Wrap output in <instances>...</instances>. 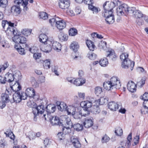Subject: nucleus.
I'll return each mask as SVG.
<instances>
[{
  "mask_svg": "<svg viewBox=\"0 0 148 148\" xmlns=\"http://www.w3.org/2000/svg\"><path fill=\"white\" fill-rule=\"evenodd\" d=\"M96 104L94 103L93 105V106L90 110V112L91 111L94 114H98L100 111V110L98 106H97Z\"/></svg>",
  "mask_w": 148,
  "mask_h": 148,
  "instance_id": "obj_34",
  "label": "nucleus"
},
{
  "mask_svg": "<svg viewBox=\"0 0 148 148\" xmlns=\"http://www.w3.org/2000/svg\"><path fill=\"white\" fill-rule=\"evenodd\" d=\"M103 86L105 89L108 90L114 89L110 80L104 82Z\"/></svg>",
  "mask_w": 148,
  "mask_h": 148,
  "instance_id": "obj_32",
  "label": "nucleus"
},
{
  "mask_svg": "<svg viewBox=\"0 0 148 148\" xmlns=\"http://www.w3.org/2000/svg\"><path fill=\"white\" fill-rule=\"evenodd\" d=\"M99 63L101 66L105 67L108 65V62L106 58H104L100 60Z\"/></svg>",
  "mask_w": 148,
  "mask_h": 148,
  "instance_id": "obj_39",
  "label": "nucleus"
},
{
  "mask_svg": "<svg viewBox=\"0 0 148 148\" xmlns=\"http://www.w3.org/2000/svg\"><path fill=\"white\" fill-rule=\"evenodd\" d=\"M86 79L83 78H80L75 79H74L73 83L77 86H80L85 83Z\"/></svg>",
  "mask_w": 148,
  "mask_h": 148,
  "instance_id": "obj_21",
  "label": "nucleus"
},
{
  "mask_svg": "<svg viewBox=\"0 0 148 148\" xmlns=\"http://www.w3.org/2000/svg\"><path fill=\"white\" fill-rule=\"evenodd\" d=\"M110 140V138L106 134H105L102 137L101 139V142L102 143H106L108 142Z\"/></svg>",
  "mask_w": 148,
  "mask_h": 148,
  "instance_id": "obj_55",
  "label": "nucleus"
},
{
  "mask_svg": "<svg viewBox=\"0 0 148 148\" xmlns=\"http://www.w3.org/2000/svg\"><path fill=\"white\" fill-rule=\"evenodd\" d=\"M70 48L74 51H77L79 48V45L78 43L76 42H72L70 46Z\"/></svg>",
  "mask_w": 148,
  "mask_h": 148,
  "instance_id": "obj_37",
  "label": "nucleus"
},
{
  "mask_svg": "<svg viewBox=\"0 0 148 148\" xmlns=\"http://www.w3.org/2000/svg\"><path fill=\"white\" fill-rule=\"evenodd\" d=\"M21 33L25 36H27L31 34V30L28 29H25L21 30Z\"/></svg>",
  "mask_w": 148,
  "mask_h": 148,
  "instance_id": "obj_50",
  "label": "nucleus"
},
{
  "mask_svg": "<svg viewBox=\"0 0 148 148\" xmlns=\"http://www.w3.org/2000/svg\"><path fill=\"white\" fill-rule=\"evenodd\" d=\"M141 97V99L145 101H148V93H145Z\"/></svg>",
  "mask_w": 148,
  "mask_h": 148,
  "instance_id": "obj_62",
  "label": "nucleus"
},
{
  "mask_svg": "<svg viewBox=\"0 0 148 148\" xmlns=\"http://www.w3.org/2000/svg\"><path fill=\"white\" fill-rule=\"evenodd\" d=\"M64 124L62 126V131L65 134H70L71 132V128L73 127V125L70 119L66 116L63 118Z\"/></svg>",
  "mask_w": 148,
  "mask_h": 148,
  "instance_id": "obj_4",
  "label": "nucleus"
},
{
  "mask_svg": "<svg viewBox=\"0 0 148 148\" xmlns=\"http://www.w3.org/2000/svg\"><path fill=\"white\" fill-rule=\"evenodd\" d=\"M52 42L51 40H48L47 42L42 45L41 50L44 52L46 53L50 52L52 49Z\"/></svg>",
  "mask_w": 148,
  "mask_h": 148,
  "instance_id": "obj_11",
  "label": "nucleus"
},
{
  "mask_svg": "<svg viewBox=\"0 0 148 148\" xmlns=\"http://www.w3.org/2000/svg\"><path fill=\"white\" fill-rule=\"evenodd\" d=\"M45 108L44 105H41L38 106H36L35 109H33V113L34 115V120L36 121V117L37 116L40 114L41 115L42 118H44L45 120H47L46 112L45 111Z\"/></svg>",
  "mask_w": 148,
  "mask_h": 148,
  "instance_id": "obj_5",
  "label": "nucleus"
},
{
  "mask_svg": "<svg viewBox=\"0 0 148 148\" xmlns=\"http://www.w3.org/2000/svg\"><path fill=\"white\" fill-rule=\"evenodd\" d=\"M56 107L55 106L51 104L48 105L46 108V111L45 112H46V114H47L46 116L47 117L48 114L51 115V113L54 112L56 109Z\"/></svg>",
  "mask_w": 148,
  "mask_h": 148,
  "instance_id": "obj_25",
  "label": "nucleus"
},
{
  "mask_svg": "<svg viewBox=\"0 0 148 148\" xmlns=\"http://www.w3.org/2000/svg\"><path fill=\"white\" fill-rule=\"evenodd\" d=\"M7 3V0H0V6L3 8L5 7Z\"/></svg>",
  "mask_w": 148,
  "mask_h": 148,
  "instance_id": "obj_60",
  "label": "nucleus"
},
{
  "mask_svg": "<svg viewBox=\"0 0 148 148\" xmlns=\"http://www.w3.org/2000/svg\"><path fill=\"white\" fill-rule=\"evenodd\" d=\"M135 10V8L134 7V9H133V12H132V13H130V14H133L134 16L137 19L144 17L145 15L143 14L141 11L139 10Z\"/></svg>",
  "mask_w": 148,
  "mask_h": 148,
  "instance_id": "obj_23",
  "label": "nucleus"
},
{
  "mask_svg": "<svg viewBox=\"0 0 148 148\" xmlns=\"http://www.w3.org/2000/svg\"><path fill=\"white\" fill-rule=\"evenodd\" d=\"M108 101V98L106 97H101L100 99L97 100H95V104L97 106H99V105H102L105 103H107Z\"/></svg>",
  "mask_w": 148,
  "mask_h": 148,
  "instance_id": "obj_26",
  "label": "nucleus"
},
{
  "mask_svg": "<svg viewBox=\"0 0 148 148\" xmlns=\"http://www.w3.org/2000/svg\"><path fill=\"white\" fill-rule=\"evenodd\" d=\"M16 33L12 37L13 41L16 44H24L25 47H27L28 45L25 44L27 41L26 38L24 36L19 35L18 32Z\"/></svg>",
  "mask_w": 148,
  "mask_h": 148,
  "instance_id": "obj_8",
  "label": "nucleus"
},
{
  "mask_svg": "<svg viewBox=\"0 0 148 148\" xmlns=\"http://www.w3.org/2000/svg\"><path fill=\"white\" fill-rule=\"evenodd\" d=\"M104 11L102 13V16L105 17L114 16L113 13V8L114 7L113 2L106 1L103 5Z\"/></svg>",
  "mask_w": 148,
  "mask_h": 148,
  "instance_id": "obj_2",
  "label": "nucleus"
},
{
  "mask_svg": "<svg viewBox=\"0 0 148 148\" xmlns=\"http://www.w3.org/2000/svg\"><path fill=\"white\" fill-rule=\"evenodd\" d=\"M4 134H5L6 137H10V138L13 140L15 138V136L13 134L12 132H9L8 134L7 132H5Z\"/></svg>",
  "mask_w": 148,
  "mask_h": 148,
  "instance_id": "obj_59",
  "label": "nucleus"
},
{
  "mask_svg": "<svg viewBox=\"0 0 148 148\" xmlns=\"http://www.w3.org/2000/svg\"><path fill=\"white\" fill-rule=\"evenodd\" d=\"M58 37L60 40L62 41H66L67 40L68 38L67 36L62 32L60 33Z\"/></svg>",
  "mask_w": 148,
  "mask_h": 148,
  "instance_id": "obj_49",
  "label": "nucleus"
},
{
  "mask_svg": "<svg viewBox=\"0 0 148 148\" xmlns=\"http://www.w3.org/2000/svg\"><path fill=\"white\" fill-rule=\"evenodd\" d=\"M5 78L6 79V82H8L9 83L12 82L14 79L13 75L9 73L5 75Z\"/></svg>",
  "mask_w": 148,
  "mask_h": 148,
  "instance_id": "obj_35",
  "label": "nucleus"
},
{
  "mask_svg": "<svg viewBox=\"0 0 148 148\" xmlns=\"http://www.w3.org/2000/svg\"><path fill=\"white\" fill-rule=\"evenodd\" d=\"M43 143L45 147H48L51 144V142L50 140L47 138H46L44 139L43 141Z\"/></svg>",
  "mask_w": 148,
  "mask_h": 148,
  "instance_id": "obj_54",
  "label": "nucleus"
},
{
  "mask_svg": "<svg viewBox=\"0 0 148 148\" xmlns=\"http://www.w3.org/2000/svg\"><path fill=\"white\" fill-rule=\"evenodd\" d=\"M140 111L142 114H145L148 113V108L146 106V105H143L140 109Z\"/></svg>",
  "mask_w": 148,
  "mask_h": 148,
  "instance_id": "obj_57",
  "label": "nucleus"
},
{
  "mask_svg": "<svg viewBox=\"0 0 148 148\" xmlns=\"http://www.w3.org/2000/svg\"><path fill=\"white\" fill-rule=\"evenodd\" d=\"M139 136L138 135L136 136L133 140L134 143H133V145L134 146L137 145L139 142Z\"/></svg>",
  "mask_w": 148,
  "mask_h": 148,
  "instance_id": "obj_61",
  "label": "nucleus"
},
{
  "mask_svg": "<svg viewBox=\"0 0 148 148\" xmlns=\"http://www.w3.org/2000/svg\"><path fill=\"white\" fill-rule=\"evenodd\" d=\"M77 29L74 28L71 29L69 31V35L71 36H75L77 34Z\"/></svg>",
  "mask_w": 148,
  "mask_h": 148,
  "instance_id": "obj_52",
  "label": "nucleus"
},
{
  "mask_svg": "<svg viewBox=\"0 0 148 148\" xmlns=\"http://www.w3.org/2000/svg\"><path fill=\"white\" fill-rule=\"evenodd\" d=\"M136 84L132 81H129L127 85V89L131 92H134L136 90Z\"/></svg>",
  "mask_w": 148,
  "mask_h": 148,
  "instance_id": "obj_20",
  "label": "nucleus"
},
{
  "mask_svg": "<svg viewBox=\"0 0 148 148\" xmlns=\"http://www.w3.org/2000/svg\"><path fill=\"white\" fill-rule=\"evenodd\" d=\"M23 92L21 93L19 92H16L13 95V98L14 102L16 103H19L22 99L25 100L23 97Z\"/></svg>",
  "mask_w": 148,
  "mask_h": 148,
  "instance_id": "obj_15",
  "label": "nucleus"
},
{
  "mask_svg": "<svg viewBox=\"0 0 148 148\" xmlns=\"http://www.w3.org/2000/svg\"><path fill=\"white\" fill-rule=\"evenodd\" d=\"M116 134L119 136H121L123 134V131L122 129L120 127H119L117 130L115 131Z\"/></svg>",
  "mask_w": 148,
  "mask_h": 148,
  "instance_id": "obj_58",
  "label": "nucleus"
},
{
  "mask_svg": "<svg viewBox=\"0 0 148 148\" xmlns=\"http://www.w3.org/2000/svg\"><path fill=\"white\" fill-rule=\"evenodd\" d=\"M66 116H62L63 120H61L59 119V118L57 116H53L51 115L50 114H48L47 115V118L50 120L51 124L53 125H59V126H62L64 124L63 118L64 117Z\"/></svg>",
  "mask_w": 148,
  "mask_h": 148,
  "instance_id": "obj_7",
  "label": "nucleus"
},
{
  "mask_svg": "<svg viewBox=\"0 0 148 148\" xmlns=\"http://www.w3.org/2000/svg\"><path fill=\"white\" fill-rule=\"evenodd\" d=\"M73 127L75 130L79 131L82 130L83 129V125L82 124L77 123L73 125Z\"/></svg>",
  "mask_w": 148,
  "mask_h": 148,
  "instance_id": "obj_44",
  "label": "nucleus"
},
{
  "mask_svg": "<svg viewBox=\"0 0 148 148\" xmlns=\"http://www.w3.org/2000/svg\"><path fill=\"white\" fill-rule=\"evenodd\" d=\"M9 66V64L8 62H5L4 63L3 65H0V73L2 71L6 69Z\"/></svg>",
  "mask_w": 148,
  "mask_h": 148,
  "instance_id": "obj_56",
  "label": "nucleus"
},
{
  "mask_svg": "<svg viewBox=\"0 0 148 148\" xmlns=\"http://www.w3.org/2000/svg\"><path fill=\"white\" fill-rule=\"evenodd\" d=\"M51 40L52 42L51 45L53 49L58 51H60L61 47L60 44L57 42L55 41L52 39H51Z\"/></svg>",
  "mask_w": 148,
  "mask_h": 148,
  "instance_id": "obj_22",
  "label": "nucleus"
},
{
  "mask_svg": "<svg viewBox=\"0 0 148 148\" xmlns=\"http://www.w3.org/2000/svg\"><path fill=\"white\" fill-rule=\"evenodd\" d=\"M23 0H15L14 1V3L16 4H17L18 5H21L23 6L24 8V10L27 11V10L28 8L27 7V5H24L23 4Z\"/></svg>",
  "mask_w": 148,
  "mask_h": 148,
  "instance_id": "obj_43",
  "label": "nucleus"
},
{
  "mask_svg": "<svg viewBox=\"0 0 148 148\" xmlns=\"http://www.w3.org/2000/svg\"><path fill=\"white\" fill-rule=\"evenodd\" d=\"M71 141L73 145L76 148H78L80 145L78 139L76 137L72 136L71 138Z\"/></svg>",
  "mask_w": 148,
  "mask_h": 148,
  "instance_id": "obj_30",
  "label": "nucleus"
},
{
  "mask_svg": "<svg viewBox=\"0 0 148 148\" xmlns=\"http://www.w3.org/2000/svg\"><path fill=\"white\" fill-rule=\"evenodd\" d=\"M78 107L73 106H69L67 107L66 110L68 114H72L73 115Z\"/></svg>",
  "mask_w": 148,
  "mask_h": 148,
  "instance_id": "obj_29",
  "label": "nucleus"
},
{
  "mask_svg": "<svg viewBox=\"0 0 148 148\" xmlns=\"http://www.w3.org/2000/svg\"><path fill=\"white\" fill-rule=\"evenodd\" d=\"M105 21L107 24H113L114 22V16H111L105 17Z\"/></svg>",
  "mask_w": 148,
  "mask_h": 148,
  "instance_id": "obj_42",
  "label": "nucleus"
},
{
  "mask_svg": "<svg viewBox=\"0 0 148 148\" xmlns=\"http://www.w3.org/2000/svg\"><path fill=\"white\" fill-rule=\"evenodd\" d=\"M66 12L67 14L71 16H73L75 15L73 11L72 10L68 9V8L67 9Z\"/></svg>",
  "mask_w": 148,
  "mask_h": 148,
  "instance_id": "obj_64",
  "label": "nucleus"
},
{
  "mask_svg": "<svg viewBox=\"0 0 148 148\" xmlns=\"http://www.w3.org/2000/svg\"><path fill=\"white\" fill-rule=\"evenodd\" d=\"M92 51H89L87 53L86 57L90 60H94L96 58L97 56L96 54Z\"/></svg>",
  "mask_w": 148,
  "mask_h": 148,
  "instance_id": "obj_41",
  "label": "nucleus"
},
{
  "mask_svg": "<svg viewBox=\"0 0 148 148\" xmlns=\"http://www.w3.org/2000/svg\"><path fill=\"white\" fill-rule=\"evenodd\" d=\"M93 118L91 117L85 118L83 123L84 127L86 128H88L91 127L93 124Z\"/></svg>",
  "mask_w": 148,
  "mask_h": 148,
  "instance_id": "obj_16",
  "label": "nucleus"
},
{
  "mask_svg": "<svg viewBox=\"0 0 148 148\" xmlns=\"http://www.w3.org/2000/svg\"><path fill=\"white\" fill-rule=\"evenodd\" d=\"M128 54L126 53H123L120 55V59L122 61L121 66L125 69L130 67L132 71L134 65V62L130 61L128 58Z\"/></svg>",
  "mask_w": 148,
  "mask_h": 148,
  "instance_id": "obj_1",
  "label": "nucleus"
},
{
  "mask_svg": "<svg viewBox=\"0 0 148 148\" xmlns=\"http://www.w3.org/2000/svg\"><path fill=\"white\" fill-rule=\"evenodd\" d=\"M17 5H14L12 6L11 8V12H12L15 13L17 14H19L21 12L20 6L19 5L16 4Z\"/></svg>",
  "mask_w": 148,
  "mask_h": 148,
  "instance_id": "obj_31",
  "label": "nucleus"
},
{
  "mask_svg": "<svg viewBox=\"0 0 148 148\" xmlns=\"http://www.w3.org/2000/svg\"><path fill=\"white\" fill-rule=\"evenodd\" d=\"M9 95H10V91L8 90H6L5 93H2L1 95V99L2 101V104L3 103H8L10 100L9 99Z\"/></svg>",
  "mask_w": 148,
  "mask_h": 148,
  "instance_id": "obj_14",
  "label": "nucleus"
},
{
  "mask_svg": "<svg viewBox=\"0 0 148 148\" xmlns=\"http://www.w3.org/2000/svg\"><path fill=\"white\" fill-rule=\"evenodd\" d=\"M27 106L30 108H32L33 111V109H35L37 106L36 104L33 101H29L27 103Z\"/></svg>",
  "mask_w": 148,
  "mask_h": 148,
  "instance_id": "obj_46",
  "label": "nucleus"
},
{
  "mask_svg": "<svg viewBox=\"0 0 148 148\" xmlns=\"http://www.w3.org/2000/svg\"><path fill=\"white\" fill-rule=\"evenodd\" d=\"M56 107L58 109L61 111L66 110L67 107L66 104L62 102L57 103Z\"/></svg>",
  "mask_w": 148,
  "mask_h": 148,
  "instance_id": "obj_27",
  "label": "nucleus"
},
{
  "mask_svg": "<svg viewBox=\"0 0 148 148\" xmlns=\"http://www.w3.org/2000/svg\"><path fill=\"white\" fill-rule=\"evenodd\" d=\"M106 56L113 61L115 60L117 57V56L116 55L114 51L112 49L107 52Z\"/></svg>",
  "mask_w": 148,
  "mask_h": 148,
  "instance_id": "obj_18",
  "label": "nucleus"
},
{
  "mask_svg": "<svg viewBox=\"0 0 148 148\" xmlns=\"http://www.w3.org/2000/svg\"><path fill=\"white\" fill-rule=\"evenodd\" d=\"M58 19L60 18L58 17H56L55 16V17L52 18L49 20V23L52 27L56 26V24L57 22Z\"/></svg>",
  "mask_w": 148,
  "mask_h": 148,
  "instance_id": "obj_40",
  "label": "nucleus"
},
{
  "mask_svg": "<svg viewBox=\"0 0 148 148\" xmlns=\"http://www.w3.org/2000/svg\"><path fill=\"white\" fill-rule=\"evenodd\" d=\"M37 49L36 47H33L32 48H29V51L31 53H35L37 52Z\"/></svg>",
  "mask_w": 148,
  "mask_h": 148,
  "instance_id": "obj_63",
  "label": "nucleus"
},
{
  "mask_svg": "<svg viewBox=\"0 0 148 148\" xmlns=\"http://www.w3.org/2000/svg\"><path fill=\"white\" fill-rule=\"evenodd\" d=\"M39 16L40 18L44 20L47 19L48 18V15L46 12H41L40 13L39 15Z\"/></svg>",
  "mask_w": 148,
  "mask_h": 148,
  "instance_id": "obj_51",
  "label": "nucleus"
},
{
  "mask_svg": "<svg viewBox=\"0 0 148 148\" xmlns=\"http://www.w3.org/2000/svg\"><path fill=\"white\" fill-rule=\"evenodd\" d=\"M86 44L89 49L91 51L94 50L95 46L92 41L90 40H87L86 41Z\"/></svg>",
  "mask_w": 148,
  "mask_h": 148,
  "instance_id": "obj_36",
  "label": "nucleus"
},
{
  "mask_svg": "<svg viewBox=\"0 0 148 148\" xmlns=\"http://www.w3.org/2000/svg\"><path fill=\"white\" fill-rule=\"evenodd\" d=\"M22 92L23 98L25 99L28 97L31 98H33L35 95L34 90L32 88H28L26 90L25 92Z\"/></svg>",
  "mask_w": 148,
  "mask_h": 148,
  "instance_id": "obj_9",
  "label": "nucleus"
},
{
  "mask_svg": "<svg viewBox=\"0 0 148 148\" xmlns=\"http://www.w3.org/2000/svg\"><path fill=\"white\" fill-rule=\"evenodd\" d=\"M13 75L14 79L19 81L21 78V75L20 72L16 70L14 71Z\"/></svg>",
  "mask_w": 148,
  "mask_h": 148,
  "instance_id": "obj_33",
  "label": "nucleus"
},
{
  "mask_svg": "<svg viewBox=\"0 0 148 148\" xmlns=\"http://www.w3.org/2000/svg\"><path fill=\"white\" fill-rule=\"evenodd\" d=\"M43 66L45 69H48L50 67V62L49 60H45L43 63Z\"/></svg>",
  "mask_w": 148,
  "mask_h": 148,
  "instance_id": "obj_48",
  "label": "nucleus"
},
{
  "mask_svg": "<svg viewBox=\"0 0 148 148\" xmlns=\"http://www.w3.org/2000/svg\"><path fill=\"white\" fill-rule=\"evenodd\" d=\"M134 7L129 8L128 5L125 4H123L119 7L117 8V14L120 16L124 15L130 14L133 12V9Z\"/></svg>",
  "mask_w": 148,
  "mask_h": 148,
  "instance_id": "obj_3",
  "label": "nucleus"
},
{
  "mask_svg": "<svg viewBox=\"0 0 148 148\" xmlns=\"http://www.w3.org/2000/svg\"><path fill=\"white\" fill-rule=\"evenodd\" d=\"M145 80L146 77H143L140 81L137 82L136 85L139 87H142L145 84Z\"/></svg>",
  "mask_w": 148,
  "mask_h": 148,
  "instance_id": "obj_53",
  "label": "nucleus"
},
{
  "mask_svg": "<svg viewBox=\"0 0 148 148\" xmlns=\"http://www.w3.org/2000/svg\"><path fill=\"white\" fill-rule=\"evenodd\" d=\"M8 146L7 142L4 139L0 140V147L1 148H5Z\"/></svg>",
  "mask_w": 148,
  "mask_h": 148,
  "instance_id": "obj_47",
  "label": "nucleus"
},
{
  "mask_svg": "<svg viewBox=\"0 0 148 148\" xmlns=\"http://www.w3.org/2000/svg\"><path fill=\"white\" fill-rule=\"evenodd\" d=\"M39 41L40 42L45 44L47 42L48 40V37L46 35L43 34H40L39 36Z\"/></svg>",
  "mask_w": 148,
  "mask_h": 148,
  "instance_id": "obj_38",
  "label": "nucleus"
},
{
  "mask_svg": "<svg viewBox=\"0 0 148 148\" xmlns=\"http://www.w3.org/2000/svg\"><path fill=\"white\" fill-rule=\"evenodd\" d=\"M95 93L97 96H99L103 93L102 89L101 87H97L95 88Z\"/></svg>",
  "mask_w": 148,
  "mask_h": 148,
  "instance_id": "obj_45",
  "label": "nucleus"
},
{
  "mask_svg": "<svg viewBox=\"0 0 148 148\" xmlns=\"http://www.w3.org/2000/svg\"><path fill=\"white\" fill-rule=\"evenodd\" d=\"M94 103L95 104V99L93 98H91L90 101H82L80 105L82 107L84 108V110L87 111V114H88L90 113V108Z\"/></svg>",
  "mask_w": 148,
  "mask_h": 148,
  "instance_id": "obj_6",
  "label": "nucleus"
},
{
  "mask_svg": "<svg viewBox=\"0 0 148 148\" xmlns=\"http://www.w3.org/2000/svg\"><path fill=\"white\" fill-rule=\"evenodd\" d=\"M66 26V23L64 20H60L58 19L56 24V27L58 29L60 30L64 28Z\"/></svg>",
  "mask_w": 148,
  "mask_h": 148,
  "instance_id": "obj_19",
  "label": "nucleus"
},
{
  "mask_svg": "<svg viewBox=\"0 0 148 148\" xmlns=\"http://www.w3.org/2000/svg\"><path fill=\"white\" fill-rule=\"evenodd\" d=\"M58 5L60 8L63 10L67 9L70 6V1L69 0H59Z\"/></svg>",
  "mask_w": 148,
  "mask_h": 148,
  "instance_id": "obj_12",
  "label": "nucleus"
},
{
  "mask_svg": "<svg viewBox=\"0 0 148 148\" xmlns=\"http://www.w3.org/2000/svg\"><path fill=\"white\" fill-rule=\"evenodd\" d=\"M6 34L9 36H12L15 34H17V31L14 27H8L5 30Z\"/></svg>",
  "mask_w": 148,
  "mask_h": 148,
  "instance_id": "obj_17",
  "label": "nucleus"
},
{
  "mask_svg": "<svg viewBox=\"0 0 148 148\" xmlns=\"http://www.w3.org/2000/svg\"><path fill=\"white\" fill-rule=\"evenodd\" d=\"M108 106L109 108L113 111L116 110L119 108L117 103L113 101L109 102Z\"/></svg>",
  "mask_w": 148,
  "mask_h": 148,
  "instance_id": "obj_28",
  "label": "nucleus"
},
{
  "mask_svg": "<svg viewBox=\"0 0 148 148\" xmlns=\"http://www.w3.org/2000/svg\"><path fill=\"white\" fill-rule=\"evenodd\" d=\"M11 89L14 92H17L21 89V87L18 81H16L14 84L11 86Z\"/></svg>",
  "mask_w": 148,
  "mask_h": 148,
  "instance_id": "obj_24",
  "label": "nucleus"
},
{
  "mask_svg": "<svg viewBox=\"0 0 148 148\" xmlns=\"http://www.w3.org/2000/svg\"><path fill=\"white\" fill-rule=\"evenodd\" d=\"M110 80L114 89H118L120 88L121 84L119 79L116 77H113Z\"/></svg>",
  "mask_w": 148,
  "mask_h": 148,
  "instance_id": "obj_10",
  "label": "nucleus"
},
{
  "mask_svg": "<svg viewBox=\"0 0 148 148\" xmlns=\"http://www.w3.org/2000/svg\"><path fill=\"white\" fill-rule=\"evenodd\" d=\"M81 110V108L80 107H78L76 109V111L75 112V114H73L74 117L75 119H78L81 118L82 116H86L88 115V114L85 113L82 114Z\"/></svg>",
  "mask_w": 148,
  "mask_h": 148,
  "instance_id": "obj_13",
  "label": "nucleus"
}]
</instances>
